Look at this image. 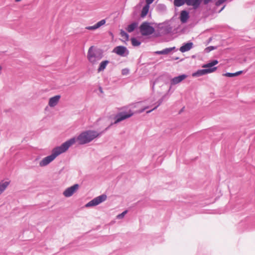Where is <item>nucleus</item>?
Returning a JSON list of instances; mask_svg holds the SVG:
<instances>
[{"mask_svg":"<svg viewBox=\"0 0 255 255\" xmlns=\"http://www.w3.org/2000/svg\"><path fill=\"white\" fill-rule=\"evenodd\" d=\"M75 144V139H69L63 143L61 145L53 148L51 154L42 158L39 162V165L40 167H45L52 162L57 156L65 152L69 147Z\"/></svg>","mask_w":255,"mask_h":255,"instance_id":"f257e3e1","label":"nucleus"},{"mask_svg":"<svg viewBox=\"0 0 255 255\" xmlns=\"http://www.w3.org/2000/svg\"><path fill=\"white\" fill-rule=\"evenodd\" d=\"M104 132V131L99 133L95 130H88L82 132L77 137H74L70 139L74 138L75 139V143L77 141L79 144H85L90 142Z\"/></svg>","mask_w":255,"mask_h":255,"instance_id":"f03ea898","label":"nucleus"},{"mask_svg":"<svg viewBox=\"0 0 255 255\" xmlns=\"http://www.w3.org/2000/svg\"><path fill=\"white\" fill-rule=\"evenodd\" d=\"M218 63V60H214L207 64H204L202 67L206 69L198 70L196 72L193 73L192 76L197 77L212 73L217 70V67L214 66Z\"/></svg>","mask_w":255,"mask_h":255,"instance_id":"7ed1b4c3","label":"nucleus"},{"mask_svg":"<svg viewBox=\"0 0 255 255\" xmlns=\"http://www.w3.org/2000/svg\"><path fill=\"white\" fill-rule=\"evenodd\" d=\"M103 54L102 51L94 46H91L88 49L87 53V59L89 62L93 65L98 63L102 58Z\"/></svg>","mask_w":255,"mask_h":255,"instance_id":"20e7f679","label":"nucleus"},{"mask_svg":"<svg viewBox=\"0 0 255 255\" xmlns=\"http://www.w3.org/2000/svg\"><path fill=\"white\" fill-rule=\"evenodd\" d=\"M134 114V113L131 110H129L128 112H122L117 114L115 118V122L113 123H112L110 126L107 127L105 130H107L113 124H117L127 119H128L132 117Z\"/></svg>","mask_w":255,"mask_h":255,"instance_id":"39448f33","label":"nucleus"},{"mask_svg":"<svg viewBox=\"0 0 255 255\" xmlns=\"http://www.w3.org/2000/svg\"><path fill=\"white\" fill-rule=\"evenodd\" d=\"M140 32L143 36L152 34L154 32V28L147 22H143L139 27Z\"/></svg>","mask_w":255,"mask_h":255,"instance_id":"423d86ee","label":"nucleus"},{"mask_svg":"<svg viewBox=\"0 0 255 255\" xmlns=\"http://www.w3.org/2000/svg\"><path fill=\"white\" fill-rule=\"evenodd\" d=\"M107 199V196L105 194H102L100 196H99L92 200H91L90 202L87 203L85 205V207L89 208L91 207L96 206L100 203L103 202L105 201Z\"/></svg>","mask_w":255,"mask_h":255,"instance_id":"0eeeda50","label":"nucleus"},{"mask_svg":"<svg viewBox=\"0 0 255 255\" xmlns=\"http://www.w3.org/2000/svg\"><path fill=\"white\" fill-rule=\"evenodd\" d=\"M79 187V185L78 184H75L73 186L66 188L63 192V195L65 197H70L78 190Z\"/></svg>","mask_w":255,"mask_h":255,"instance_id":"6e6552de","label":"nucleus"},{"mask_svg":"<svg viewBox=\"0 0 255 255\" xmlns=\"http://www.w3.org/2000/svg\"><path fill=\"white\" fill-rule=\"evenodd\" d=\"M113 52L122 57L126 56L129 53L127 48L124 46H118L115 47Z\"/></svg>","mask_w":255,"mask_h":255,"instance_id":"1a4fd4ad","label":"nucleus"},{"mask_svg":"<svg viewBox=\"0 0 255 255\" xmlns=\"http://www.w3.org/2000/svg\"><path fill=\"white\" fill-rule=\"evenodd\" d=\"M187 77V75L186 74H182L177 77H175L170 80L171 85H175L180 83L183 80L185 79Z\"/></svg>","mask_w":255,"mask_h":255,"instance_id":"9d476101","label":"nucleus"},{"mask_svg":"<svg viewBox=\"0 0 255 255\" xmlns=\"http://www.w3.org/2000/svg\"><path fill=\"white\" fill-rule=\"evenodd\" d=\"M60 98L61 96L59 95L50 98L48 102L49 106L52 108L55 107L59 103Z\"/></svg>","mask_w":255,"mask_h":255,"instance_id":"9b49d317","label":"nucleus"},{"mask_svg":"<svg viewBox=\"0 0 255 255\" xmlns=\"http://www.w3.org/2000/svg\"><path fill=\"white\" fill-rule=\"evenodd\" d=\"M193 47V43L192 42L183 43L182 46L179 48V50L182 52H185L189 51Z\"/></svg>","mask_w":255,"mask_h":255,"instance_id":"f8f14e48","label":"nucleus"},{"mask_svg":"<svg viewBox=\"0 0 255 255\" xmlns=\"http://www.w3.org/2000/svg\"><path fill=\"white\" fill-rule=\"evenodd\" d=\"M106 23V20L105 19H102L97 22L96 24L93 26H88L85 27V28L87 30H96L99 28H100L101 26L104 25Z\"/></svg>","mask_w":255,"mask_h":255,"instance_id":"ddd939ff","label":"nucleus"},{"mask_svg":"<svg viewBox=\"0 0 255 255\" xmlns=\"http://www.w3.org/2000/svg\"><path fill=\"white\" fill-rule=\"evenodd\" d=\"M202 0H186V4L192 6L194 9H197L200 6Z\"/></svg>","mask_w":255,"mask_h":255,"instance_id":"4468645a","label":"nucleus"},{"mask_svg":"<svg viewBox=\"0 0 255 255\" xmlns=\"http://www.w3.org/2000/svg\"><path fill=\"white\" fill-rule=\"evenodd\" d=\"M189 18V13L186 10H182L181 12L180 15V19L182 23H185L187 22Z\"/></svg>","mask_w":255,"mask_h":255,"instance_id":"2eb2a0df","label":"nucleus"},{"mask_svg":"<svg viewBox=\"0 0 255 255\" xmlns=\"http://www.w3.org/2000/svg\"><path fill=\"white\" fill-rule=\"evenodd\" d=\"M175 49V47H170V48H167L165 49H163L161 51H157L155 52V53L156 54H169L171 51H172L173 50Z\"/></svg>","mask_w":255,"mask_h":255,"instance_id":"dca6fc26","label":"nucleus"},{"mask_svg":"<svg viewBox=\"0 0 255 255\" xmlns=\"http://www.w3.org/2000/svg\"><path fill=\"white\" fill-rule=\"evenodd\" d=\"M9 183L10 182L7 181L0 182V195L6 189Z\"/></svg>","mask_w":255,"mask_h":255,"instance_id":"f3484780","label":"nucleus"},{"mask_svg":"<svg viewBox=\"0 0 255 255\" xmlns=\"http://www.w3.org/2000/svg\"><path fill=\"white\" fill-rule=\"evenodd\" d=\"M109 61L108 60H104V61H102L100 63L99 67L98 69V72L104 71L106 69V68L107 66L108 65V64H109Z\"/></svg>","mask_w":255,"mask_h":255,"instance_id":"a211bd4d","label":"nucleus"},{"mask_svg":"<svg viewBox=\"0 0 255 255\" xmlns=\"http://www.w3.org/2000/svg\"><path fill=\"white\" fill-rule=\"evenodd\" d=\"M149 5H150L146 3V4L143 7L140 14L141 17H144L147 15L149 11Z\"/></svg>","mask_w":255,"mask_h":255,"instance_id":"6ab92c4d","label":"nucleus"},{"mask_svg":"<svg viewBox=\"0 0 255 255\" xmlns=\"http://www.w3.org/2000/svg\"><path fill=\"white\" fill-rule=\"evenodd\" d=\"M137 23L133 22L131 24L128 25L126 29L128 32H131L137 27Z\"/></svg>","mask_w":255,"mask_h":255,"instance_id":"aec40b11","label":"nucleus"},{"mask_svg":"<svg viewBox=\"0 0 255 255\" xmlns=\"http://www.w3.org/2000/svg\"><path fill=\"white\" fill-rule=\"evenodd\" d=\"M186 0H174V4L176 6H180L183 5L184 3L186 4Z\"/></svg>","mask_w":255,"mask_h":255,"instance_id":"412c9836","label":"nucleus"},{"mask_svg":"<svg viewBox=\"0 0 255 255\" xmlns=\"http://www.w3.org/2000/svg\"><path fill=\"white\" fill-rule=\"evenodd\" d=\"M163 98L160 99V100H159L157 101V102L156 103L157 104L156 105V106L154 108H153L152 109H151V110L147 111L146 112V113L147 114H149V113H151L152 111H153V110L156 109L161 104V103L163 102Z\"/></svg>","mask_w":255,"mask_h":255,"instance_id":"4be33fe9","label":"nucleus"},{"mask_svg":"<svg viewBox=\"0 0 255 255\" xmlns=\"http://www.w3.org/2000/svg\"><path fill=\"white\" fill-rule=\"evenodd\" d=\"M131 41L132 45L134 46H138L141 44V42L135 38H131Z\"/></svg>","mask_w":255,"mask_h":255,"instance_id":"5701e85b","label":"nucleus"},{"mask_svg":"<svg viewBox=\"0 0 255 255\" xmlns=\"http://www.w3.org/2000/svg\"><path fill=\"white\" fill-rule=\"evenodd\" d=\"M120 34H121V36L123 37V38H124L126 40H128V35L124 30H121Z\"/></svg>","mask_w":255,"mask_h":255,"instance_id":"b1692460","label":"nucleus"},{"mask_svg":"<svg viewBox=\"0 0 255 255\" xmlns=\"http://www.w3.org/2000/svg\"><path fill=\"white\" fill-rule=\"evenodd\" d=\"M127 213H128V211L127 210H126V211H124L121 214H120L118 215H117V218L118 219H123L125 217V216L126 215V214Z\"/></svg>","mask_w":255,"mask_h":255,"instance_id":"393cba45","label":"nucleus"},{"mask_svg":"<svg viewBox=\"0 0 255 255\" xmlns=\"http://www.w3.org/2000/svg\"><path fill=\"white\" fill-rule=\"evenodd\" d=\"M223 75L228 77H233L236 76V74L235 73H226L224 74Z\"/></svg>","mask_w":255,"mask_h":255,"instance_id":"a878e982","label":"nucleus"},{"mask_svg":"<svg viewBox=\"0 0 255 255\" xmlns=\"http://www.w3.org/2000/svg\"><path fill=\"white\" fill-rule=\"evenodd\" d=\"M122 73L123 75H127L129 73V70L127 68H125L122 70Z\"/></svg>","mask_w":255,"mask_h":255,"instance_id":"bb28decb","label":"nucleus"},{"mask_svg":"<svg viewBox=\"0 0 255 255\" xmlns=\"http://www.w3.org/2000/svg\"><path fill=\"white\" fill-rule=\"evenodd\" d=\"M148 108H149V106H146V107H144L143 109H141L140 110L137 111L135 113H139V114L143 112L146 109H147Z\"/></svg>","mask_w":255,"mask_h":255,"instance_id":"cd10ccee","label":"nucleus"},{"mask_svg":"<svg viewBox=\"0 0 255 255\" xmlns=\"http://www.w3.org/2000/svg\"><path fill=\"white\" fill-rule=\"evenodd\" d=\"M226 0H219L218 1H217L216 5L218 6L220 5L222 3H223L224 2H225Z\"/></svg>","mask_w":255,"mask_h":255,"instance_id":"c85d7f7f","label":"nucleus"},{"mask_svg":"<svg viewBox=\"0 0 255 255\" xmlns=\"http://www.w3.org/2000/svg\"><path fill=\"white\" fill-rule=\"evenodd\" d=\"M153 1L154 0H146V3L150 5L153 2Z\"/></svg>","mask_w":255,"mask_h":255,"instance_id":"c756f323","label":"nucleus"},{"mask_svg":"<svg viewBox=\"0 0 255 255\" xmlns=\"http://www.w3.org/2000/svg\"><path fill=\"white\" fill-rule=\"evenodd\" d=\"M139 103H134V104H132L131 105H130L129 106H131L132 108H135L137 107V105L139 104Z\"/></svg>","mask_w":255,"mask_h":255,"instance_id":"7c9ffc66","label":"nucleus"},{"mask_svg":"<svg viewBox=\"0 0 255 255\" xmlns=\"http://www.w3.org/2000/svg\"><path fill=\"white\" fill-rule=\"evenodd\" d=\"M214 47L213 46H210V47H208L207 49H209V51H211V50H212L213 49H214Z\"/></svg>","mask_w":255,"mask_h":255,"instance_id":"2f4dec72","label":"nucleus"},{"mask_svg":"<svg viewBox=\"0 0 255 255\" xmlns=\"http://www.w3.org/2000/svg\"><path fill=\"white\" fill-rule=\"evenodd\" d=\"M243 71H238V72H237L235 73L236 74V76H238L240 74H241V73H242Z\"/></svg>","mask_w":255,"mask_h":255,"instance_id":"473e14b6","label":"nucleus"},{"mask_svg":"<svg viewBox=\"0 0 255 255\" xmlns=\"http://www.w3.org/2000/svg\"><path fill=\"white\" fill-rule=\"evenodd\" d=\"M100 91H101V92H102V88H100Z\"/></svg>","mask_w":255,"mask_h":255,"instance_id":"72a5a7b5","label":"nucleus"},{"mask_svg":"<svg viewBox=\"0 0 255 255\" xmlns=\"http://www.w3.org/2000/svg\"><path fill=\"white\" fill-rule=\"evenodd\" d=\"M154 85H155V83L153 84V86H152V89L154 88Z\"/></svg>","mask_w":255,"mask_h":255,"instance_id":"f704fd0d","label":"nucleus"},{"mask_svg":"<svg viewBox=\"0 0 255 255\" xmlns=\"http://www.w3.org/2000/svg\"><path fill=\"white\" fill-rule=\"evenodd\" d=\"M1 69H2V67H1V66H0V70H1Z\"/></svg>","mask_w":255,"mask_h":255,"instance_id":"c9c22d12","label":"nucleus"}]
</instances>
